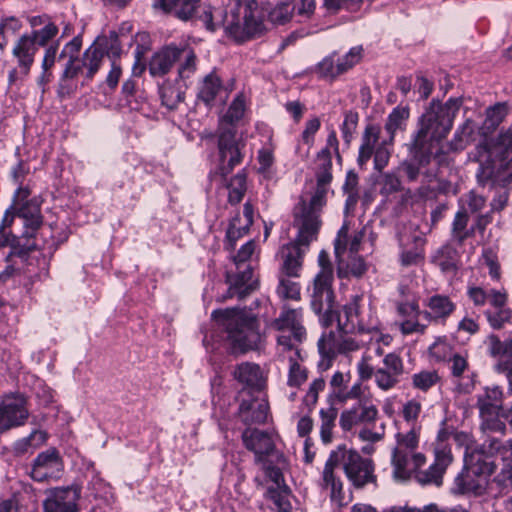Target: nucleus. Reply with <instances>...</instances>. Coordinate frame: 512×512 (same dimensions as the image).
I'll use <instances>...</instances> for the list:
<instances>
[{
	"instance_id": "nucleus-1",
	"label": "nucleus",
	"mask_w": 512,
	"mask_h": 512,
	"mask_svg": "<svg viewBox=\"0 0 512 512\" xmlns=\"http://www.w3.org/2000/svg\"><path fill=\"white\" fill-rule=\"evenodd\" d=\"M200 0H154L153 7L187 21L195 17L209 32L223 28L236 42L260 36L265 30L256 0H222L221 7L198 5Z\"/></svg>"
},
{
	"instance_id": "nucleus-2",
	"label": "nucleus",
	"mask_w": 512,
	"mask_h": 512,
	"mask_svg": "<svg viewBox=\"0 0 512 512\" xmlns=\"http://www.w3.org/2000/svg\"><path fill=\"white\" fill-rule=\"evenodd\" d=\"M462 104L461 97H451L445 103L433 99L418 119V128L406 144L410 160L401 164V169L409 181H416L420 168L429 164L433 143L441 141L449 134Z\"/></svg>"
},
{
	"instance_id": "nucleus-3",
	"label": "nucleus",
	"mask_w": 512,
	"mask_h": 512,
	"mask_svg": "<svg viewBox=\"0 0 512 512\" xmlns=\"http://www.w3.org/2000/svg\"><path fill=\"white\" fill-rule=\"evenodd\" d=\"M342 465L349 481L355 487L374 481V468L371 460L363 458L354 450L347 449L345 445H339L331 451L321 477V487L330 490L331 501L338 506L343 505V484L336 476L335 469Z\"/></svg>"
},
{
	"instance_id": "nucleus-4",
	"label": "nucleus",
	"mask_w": 512,
	"mask_h": 512,
	"mask_svg": "<svg viewBox=\"0 0 512 512\" xmlns=\"http://www.w3.org/2000/svg\"><path fill=\"white\" fill-rule=\"evenodd\" d=\"M371 322H323L324 332L318 341L319 352L327 357L335 353L346 354L356 351L361 345L375 340L387 344L388 336H383Z\"/></svg>"
},
{
	"instance_id": "nucleus-5",
	"label": "nucleus",
	"mask_w": 512,
	"mask_h": 512,
	"mask_svg": "<svg viewBox=\"0 0 512 512\" xmlns=\"http://www.w3.org/2000/svg\"><path fill=\"white\" fill-rule=\"evenodd\" d=\"M81 47L82 39L75 36L64 45L59 54V61L65 60L57 88V95L61 99L73 93L75 86L71 83L72 79L83 73L86 79L91 80L101 67L104 49L100 45L92 44L80 57Z\"/></svg>"
},
{
	"instance_id": "nucleus-6",
	"label": "nucleus",
	"mask_w": 512,
	"mask_h": 512,
	"mask_svg": "<svg viewBox=\"0 0 512 512\" xmlns=\"http://www.w3.org/2000/svg\"><path fill=\"white\" fill-rule=\"evenodd\" d=\"M260 332L256 322H208L203 343L207 348H224L231 353H244L257 347Z\"/></svg>"
},
{
	"instance_id": "nucleus-7",
	"label": "nucleus",
	"mask_w": 512,
	"mask_h": 512,
	"mask_svg": "<svg viewBox=\"0 0 512 512\" xmlns=\"http://www.w3.org/2000/svg\"><path fill=\"white\" fill-rule=\"evenodd\" d=\"M421 431V424L398 426L391 456L392 476L395 481L409 480L412 473L426 463L425 455L418 451Z\"/></svg>"
},
{
	"instance_id": "nucleus-8",
	"label": "nucleus",
	"mask_w": 512,
	"mask_h": 512,
	"mask_svg": "<svg viewBox=\"0 0 512 512\" xmlns=\"http://www.w3.org/2000/svg\"><path fill=\"white\" fill-rule=\"evenodd\" d=\"M478 155L476 177L479 185L494 186L501 170L512 169V128L499 136L496 146H479Z\"/></svg>"
},
{
	"instance_id": "nucleus-9",
	"label": "nucleus",
	"mask_w": 512,
	"mask_h": 512,
	"mask_svg": "<svg viewBox=\"0 0 512 512\" xmlns=\"http://www.w3.org/2000/svg\"><path fill=\"white\" fill-rule=\"evenodd\" d=\"M494 469V463L487 456L482 457L481 452L467 454L464 457V468L454 480L453 493L482 495Z\"/></svg>"
},
{
	"instance_id": "nucleus-10",
	"label": "nucleus",
	"mask_w": 512,
	"mask_h": 512,
	"mask_svg": "<svg viewBox=\"0 0 512 512\" xmlns=\"http://www.w3.org/2000/svg\"><path fill=\"white\" fill-rule=\"evenodd\" d=\"M328 184L317 183L309 203L301 201L294 211V226L298 229V241L311 243L317 238L320 228L319 211L326 203Z\"/></svg>"
},
{
	"instance_id": "nucleus-11",
	"label": "nucleus",
	"mask_w": 512,
	"mask_h": 512,
	"mask_svg": "<svg viewBox=\"0 0 512 512\" xmlns=\"http://www.w3.org/2000/svg\"><path fill=\"white\" fill-rule=\"evenodd\" d=\"M255 250V242L250 240L246 242L233 256L236 271L226 272V283L228 284L227 294L223 299L237 296L243 299L247 294L257 288V280L253 279V269L247 261L251 258Z\"/></svg>"
},
{
	"instance_id": "nucleus-12",
	"label": "nucleus",
	"mask_w": 512,
	"mask_h": 512,
	"mask_svg": "<svg viewBox=\"0 0 512 512\" xmlns=\"http://www.w3.org/2000/svg\"><path fill=\"white\" fill-rule=\"evenodd\" d=\"M334 272L319 271L313 280L311 308L320 320H340L341 314L336 309L333 292Z\"/></svg>"
},
{
	"instance_id": "nucleus-13",
	"label": "nucleus",
	"mask_w": 512,
	"mask_h": 512,
	"mask_svg": "<svg viewBox=\"0 0 512 512\" xmlns=\"http://www.w3.org/2000/svg\"><path fill=\"white\" fill-rule=\"evenodd\" d=\"M504 395L500 387H487L478 395L477 407L479 409L481 426L484 430L504 433L505 422L501 420Z\"/></svg>"
},
{
	"instance_id": "nucleus-14",
	"label": "nucleus",
	"mask_w": 512,
	"mask_h": 512,
	"mask_svg": "<svg viewBox=\"0 0 512 512\" xmlns=\"http://www.w3.org/2000/svg\"><path fill=\"white\" fill-rule=\"evenodd\" d=\"M362 52V46H354L344 56L337 57L336 59L337 53L334 51L324 57L315 66L314 71L319 78L332 82L359 63L362 58Z\"/></svg>"
},
{
	"instance_id": "nucleus-15",
	"label": "nucleus",
	"mask_w": 512,
	"mask_h": 512,
	"mask_svg": "<svg viewBox=\"0 0 512 512\" xmlns=\"http://www.w3.org/2000/svg\"><path fill=\"white\" fill-rule=\"evenodd\" d=\"M275 437L272 433L253 428H247L242 433L243 444L254 453L256 462L275 458L280 464L284 458L275 448Z\"/></svg>"
},
{
	"instance_id": "nucleus-16",
	"label": "nucleus",
	"mask_w": 512,
	"mask_h": 512,
	"mask_svg": "<svg viewBox=\"0 0 512 512\" xmlns=\"http://www.w3.org/2000/svg\"><path fill=\"white\" fill-rule=\"evenodd\" d=\"M218 149V173L222 178H226L243 159L240 143L232 130H225L219 135Z\"/></svg>"
},
{
	"instance_id": "nucleus-17",
	"label": "nucleus",
	"mask_w": 512,
	"mask_h": 512,
	"mask_svg": "<svg viewBox=\"0 0 512 512\" xmlns=\"http://www.w3.org/2000/svg\"><path fill=\"white\" fill-rule=\"evenodd\" d=\"M434 454L435 459L433 464L426 470H420V468H418L412 473V476L414 475L420 485H435L439 487L443 483V475L453 460L451 449L449 447H438L434 449Z\"/></svg>"
},
{
	"instance_id": "nucleus-18",
	"label": "nucleus",
	"mask_w": 512,
	"mask_h": 512,
	"mask_svg": "<svg viewBox=\"0 0 512 512\" xmlns=\"http://www.w3.org/2000/svg\"><path fill=\"white\" fill-rule=\"evenodd\" d=\"M29 416L22 395H7L0 403V432L23 425Z\"/></svg>"
},
{
	"instance_id": "nucleus-19",
	"label": "nucleus",
	"mask_w": 512,
	"mask_h": 512,
	"mask_svg": "<svg viewBox=\"0 0 512 512\" xmlns=\"http://www.w3.org/2000/svg\"><path fill=\"white\" fill-rule=\"evenodd\" d=\"M378 415L376 406L370 399H360L351 407L342 411L339 425L343 431H350L357 425L370 424Z\"/></svg>"
},
{
	"instance_id": "nucleus-20",
	"label": "nucleus",
	"mask_w": 512,
	"mask_h": 512,
	"mask_svg": "<svg viewBox=\"0 0 512 512\" xmlns=\"http://www.w3.org/2000/svg\"><path fill=\"white\" fill-rule=\"evenodd\" d=\"M63 470V463L55 448L40 453L34 460L31 477L38 482L58 479Z\"/></svg>"
},
{
	"instance_id": "nucleus-21",
	"label": "nucleus",
	"mask_w": 512,
	"mask_h": 512,
	"mask_svg": "<svg viewBox=\"0 0 512 512\" xmlns=\"http://www.w3.org/2000/svg\"><path fill=\"white\" fill-rule=\"evenodd\" d=\"M402 374L403 363L401 358L391 353L383 358V367L375 370L374 381L379 389L389 391L399 383Z\"/></svg>"
},
{
	"instance_id": "nucleus-22",
	"label": "nucleus",
	"mask_w": 512,
	"mask_h": 512,
	"mask_svg": "<svg viewBox=\"0 0 512 512\" xmlns=\"http://www.w3.org/2000/svg\"><path fill=\"white\" fill-rule=\"evenodd\" d=\"M310 243L304 244L298 241V235L295 241L284 245L281 249L282 265L281 274L287 277H299L302 265L303 257L308 249Z\"/></svg>"
},
{
	"instance_id": "nucleus-23",
	"label": "nucleus",
	"mask_w": 512,
	"mask_h": 512,
	"mask_svg": "<svg viewBox=\"0 0 512 512\" xmlns=\"http://www.w3.org/2000/svg\"><path fill=\"white\" fill-rule=\"evenodd\" d=\"M267 308V301L255 300L249 307L235 306L214 310L211 320H262L266 318L262 310L266 311Z\"/></svg>"
},
{
	"instance_id": "nucleus-24",
	"label": "nucleus",
	"mask_w": 512,
	"mask_h": 512,
	"mask_svg": "<svg viewBox=\"0 0 512 512\" xmlns=\"http://www.w3.org/2000/svg\"><path fill=\"white\" fill-rule=\"evenodd\" d=\"M279 331L277 336L278 345L284 355L293 354L299 351L297 344L302 342L306 336V330L300 322H274Z\"/></svg>"
},
{
	"instance_id": "nucleus-25",
	"label": "nucleus",
	"mask_w": 512,
	"mask_h": 512,
	"mask_svg": "<svg viewBox=\"0 0 512 512\" xmlns=\"http://www.w3.org/2000/svg\"><path fill=\"white\" fill-rule=\"evenodd\" d=\"M78 499V488L56 489L44 501V510L45 512H77Z\"/></svg>"
},
{
	"instance_id": "nucleus-26",
	"label": "nucleus",
	"mask_w": 512,
	"mask_h": 512,
	"mask_svg": "<svg viewBox=\"0 0 512 512\" xmlns=\"http://www.w3.org/2000/svg\"><path fill=\"white\" fill-rule=\"evenodd\" d=\"M181 58V50L178 46L170 44L155 52L149 61V73L153 77L166 75L175 62Z\"/></svg>"
},
{
	"instance_id": "nucleus-27",
	"label": "nucleus",
	"mask_w": 512,
	"mask_h": 512,
	"mask_svg": "<svg viewBox=\"0 0 512 512\" xmlns=\"http://www.w3.org/2000/svg\"><path fill=\"white\" fill-rule=\"evenodd\" d=\"M17 216L23 220L25 231L23 236L28 238L35 237V232L42 224V215L39 201L34 198L27 200L17 209Z\"/></svg>"
},
{
	"instance_id": "nucleus-28",
	"label": "nucleus",
	"mask_w": 512,
	"mask_h": 512,
	"mask_svg": "<svg viewBox=\"0 0 512 512\" xmlns=\"http://www.w3.org/2000/svg\"><path fill=\"white\" fill-rule=\"evenodd\" d=\"M37 51L38 46L28 34L22 35L13 47L12 54L17 59L18 68L23 76L29 74Z\"/></svg>"
},
{
	"instance_id": "nucleus-29",
	"label": "nucleus",
	"mask_w": 512,
	"mask_h": 512,
	"mask_svg": "<svg viewBox=\"0 0 512 512\" xmlns=\"http://www.w3.org/2000/svg\"><path fill=\"white\" fill-rule=\"evenodd\" d=\"M223 92L224 87L221 78L215 71H212L199 84L197 99L203 102L206 107L211 108Z\"/></svg>"
},
{
	"instance_id": "nucleus-30",
	"label": "nucleus",
	"mask_w": 512,
	"mask_h": 512,
	"mask_svg": "<svg viewBox=\"0 0 512 512\" xmlns=\"http://www.w3.org/2000/svg\"><path fill=\"white\" fill-rule=\"evenodd\" d=\"M269 406L264 399H254L240 404L239 413L246 424L264 423L268 418Z\"/></svg>"
},
{
	"instance_id": "nucleus-31",
	"label": "nucleus",
	"mask_w": 512,
	"mask_h": 512,
	"mask_svg": "<svg viewBox=\"0 0 512 512\" xmlns=\"http://www.w3.org/2000/svg\"><path fill=\"white\" fill-rule=\"evenodd\" d=\"M432 262L445 274H455L458 268V252L450 244L439 248L432 257Z\"/></svg>"
},
{
	"instance_id": "nucleus-32",
	"label": "nucleus",
	"mask_w": 512,
	"mask_h": 512,
	"mask_svg": "<svg viewBox=\"0 0 512 512\" xmlns=\"http://www.w3.org/2000/svg\"><path fill=\"white\" fill-rule=\"evenodd\" d=\"M48 440V433L42 429H34L28 436L17 440L13 444V451L17 455L31 454L43 446Z\"/></svg>"
},
{
	"instance_id": "nucleus-33",
	"label": "nucleus",
	"mask_w": 512,
	"mask_h": 512,
	"mask_svg": "<svg viewBox=\"0 0 512 512\" xmlns=\"http://www.w3.org/2000/svg\"><path fill=\"white\" fill-rule=\"evenodd\" d=\"M378 139L379 128L374 125H368L364 130L359 147L357 163L360 167H363L375 153V145Z\"/></svg>"
},
{
	"instance_id": "nucleus-34",
	"label": "nucleus",
	"mask_w": 512,
	"mask_h": 512,
	"mask_svg": "<svg viewBox=\"0 0 512 512\" xmlns=\"http://www.w3.org/2000/svg\"><path fill=\"white\" fill-rule=\"evenodd\" d=\"M411 240L414 246L410 248L404 243L403 237L399 238V244L402 248L400 261L403 266L417 264L421 259H423V246L425 244V239L420 235L414 234L411 236Z\"/></svg>"
},
{
	"instance_id": "nucleus-35",
	"label": "nucleus",
	"mask_w": 512,
	"mask_h": 512,
	"mask_svg": "<svg viewBox=\"0 0 512 512\" xmlns=\"http://www.w3.org/2000/svg\"><path fill=\"white\" fill-rule=\"evenodd\" d=\"M490 354L498 360L497 371H505L512 365V341H500L495 336L490 337Z\"/></svg>"
},
{
	"instance_id": "nucleus-36",
	"label": "nucleus",
	"mask_w": 512,
	"mask_h": 512,
	"mask_svg": "<svg viewBox=\"0 0 512 512\" xmlns=\"http://www.w3.org/2000/svg\"><path fill=\"white\" fill-rule=\"evenodd\" d=\"M234 377L240 383L251 387L259 389L262 386V372L258 365L253 363H241L239 364L235 371Z\"/></svg>"
},
{
	"instance_id": "nucleus-37",
	"label": "nucleus",
	"mask_w": 512,
	"mask_h": 512,
	"mask_svg": "<svg viewBox=\"0 0 512 512\" xmlns=\"http://www.w3.org/2000/svg\"><path fill=\"white\" fill-rule=\"evenodd\" d=\"M409 116L410 111L408 107L397 106L390 112L385 123V130L389 134L390 142L394 140L398 130L405 129Z\"/></svg>"
},
{
	"instance_id": "nucleus-38",
	"label": "nucleus",
	"mask_w": 512,
	"mask_h": 512,
	"mask_svg": "<svg viewBox=\"0 0 512 512\" xmlns=\"http://www.w3.org/2000/svg\"><path fill=\"white\" fill-rule=\"evenodd\" d=\"M181 50V58L178 67V78L180 80L189 79L196 71L197 57L194 50L188 46L179 47Z\"/></svg>"
},
{
	"instance_id": "nucleus-39",
	"label": "nucleus",
	"mask_w": 512,
	"mask_h": 512,
	"mask_svg": "<svg viewBox=\"0 0 512 512\" xmlns=\"http://www.w3.org/2000/svg\"><path fill=\"white\" fill-rule=\"evenodd\" d=\"M316 181L320 184H330L332 181V155L328 149H321L317 154Z\"/></svg>"
},
{
	"instance_id": "nucleus-40",
	"label": "nucleus",
	"mask_w": 512,
	"mask_h": 512,
	"mask_svg": "<svg viewBox=\"0 0 512 512\" xmlns=\"http://www.w3.org/2000/svg\"><path fill=\"white\" fill-rule=\"evenodd\" d=\"M320 437L324 444H330L333 440V429L337 418V410L334 407L321 409L320 412Z\"/></svg>"
},
{
	"instance_id": "nucleus-41",
	"label": "nucleus",
	"mask_w": 512,
	"mask_h": 512,
	"mask_svg": "<svg viewBox=\"0 0 512 512\" xmlns=\"http://www.w3.org/2000/svg\"><path fill=\"white\" fill-rule=\"evenodd\" d=\"M30 172L28 163L23 160L18 161L11 169V178L13 183L17 186L15 197L20 200H24L29 196V190L23 187L24 180Z\"/></svg>"
},
{
	"instance_id": "nucleus-42",
	"label": "nucleus",
	"mask_w": 512,
	"mask_h": 512,
	"mask_svg": "<svg viewBox=\"0 0 512 512\" xmlns=\"http://www.w3.org/2000/svg\"><path fill=\"white\" fill-rule=\"evenodd\" d=\"M295 9L293 1L280 2L269 11L268 19L275 25H284L292 19Z\"/></svg>"
},
{
	"instance_id": "nucleus-43",
	"label": "nucleus",
	"mask_w": 512,
	"mask_h": 512,
	"mask_svg": "<svg viewBox=\"0 0 512 512\" xmlns=\"http://www.w3.org/2000/svg\"><path fill=\"white\" fill-rule=\"evenodd\" d=\"M289 362L288 384L290 386H300L305 382L307 374L298 360L300 359V351H293V354L283 355Z\"/></svg>"
},
{
	"instance_id": "nucleus-44",
	"label": "nucleus",
	"mask_w": 512,
	"mask_h": 512,
	"mask_svg": "<svg viewBox=\"0 0 512 512\" xmlns=\"http://www.w3.org/2000/svg\"><path fill=\"white\" fill-rule=\"evenodd\" d=\"M430 313L436 318H446L455 309L454 304L447 296L434 295L428 301Z\"/></svg>"
},
{
	"instance_id": "nucleus-45",
	"label": "nucleus",
	"mask_w": 512,
	"mask_h": 512,
	"mask_svg": "<svg viewBox=\"0 0 512 512\" xmlns=\"http://www.w3.org/2000/svg\"><path fill=\"white\" fill-rule=\"evenodd\" d=\"M468 216L465 211H458L454 217L452 223V240L458 245H462L463 242L470 236V232L467 230Z\"/></svg>"
},
{
	"instance_id": "nucleus-46",
	"label": "nucleus",
	"mask_w": 512,
	"mask_h": 512,
	"mask_svg": "<svg viewBox=\"0 0 512 512\" xmlns=\"http://www.w3.org/2000/svg\"><path fill=\"white\" fill-rule=\"evenodd\" d=\"M162 104L168 109H176L184 101V92L172 85H162L159 88Z\"/></svg>"
},
{
	"instance_id": "nucleus-47",
	"label": "nucleus",
	"mask_w": 512,
	"mask_h": 512,
	"mask_svg": "<svg viewBox=\"0 0 512 512\" xmlns=\"http://www.w3.org/2000/svg\"><path fill=\"white\" fill-rule=\"evenodd\" d=\"M240 216L236 215L230 221L229 227L226 232V248L234 250L238 239L248 233L249 227L247 225H240Z\"/></svg>"
},
{
	"instance_id": "nucleus-48",
	"label": "nucleus",
	"mask_w": 512,
	"mask_h": 512,
	"mask_svg": "<svg viewBox=\"0 0 512 512\" xmlns=\"http://www.w3.org/2000/svg\"><path fill=\"white\" fill-rule=\"evenodd\" d=\"M291 278L284 275L279 276L277 294L283 299L297 300L300 298V285Z\"/></svg>"
},
{
	"instance_id": "nucleus-49",
	"label": "nucleus",
	"mask_w": 512,
	"mask_h": 512,
	"mask_svg": "<svg viewBox=\"0 0 512 512\" xmlns=\"http://www.w3.org/2000/svg\"><path fill=\"white\" fill-rule=\"evenodd\" d=\"M422 411V404L417 399H411L407 401L402 408V416L404 419V423L399 424V426L410 427L414 424H420L418 421L419 415Z\"/></svg>"
},
{
	"instance_id": "nucleus-50",
	"label": "nucleus",
	"mask_w": 512,
	"mask_h": 512,
	"mask_svg": "<svg viewBox=\"0 0 512 512\" xmlns=\"http://www.w3.org/2000/svg\"><path fill=\"white\" fill-rule=\"evenodd\" d=\"M58 34V27L50 21L44 27L35 29L28 34L38 47H44Z\"/></svg>"
},
{
	"instance_id": "nucleus-51",
	"label": "nucleus",
	"mask_w": 512,
	"mask_h": 512,
	"mask_svg": "<svg viewBox=\"0 0 512 512\" xmlns=\"http://www.w3.org/2000/svg\"><path fill=\"white\" fill-rule=\"evenodd\" d=\"M508 106L504 102L496 103L486 110L485 125L487 128H496L507 116Z\"/></svg>"
},
{
	"instance_id": "nucleus-52",
	"label": "nucleus",
	"mask_w": 512,
	"mask_h": 512,
	"mask_svg": "<svg viewBox=\"0 0 512 512\" xmlns=\"http://www.w3.org/2000/svg\"><path fill=\"white\" fill-rule=\"evenodd\" d=\"M484 449H487L486 456L489 460L494 455H501L505 458L508 451L512 453V439L503 443L497 438H489L484 442Z\"/></svg>"
},
{
	"instance_id": "nucleus-53",
	"label": "nucleus",
	"mask_w": 512,
	"mask_h": 512,
	"mask_svg": "<svg viewBox=\"0 0 512 512\" xmlns=\"http://www.w3.org/2000/svg\"><path fill=\"white\" fill-rule=\"evenodd\" d=\"M439 380V376L435 371H421L412 376V384L421 391H427L434 386Z\"/></svg>"
},
{
	"instance_id": "nucleus-54",
	"label": "nucleus",
	"mask_w": 512,
	"mask_h": 512,
	"mask_svg": "<svg viewBox=\"0 0 512 512\" xmlns=\"http://www.w3.org/2000/svg\"><path fill=\"white\" fill-rule=\"evenodd\" d=\"M268 494L273 500L275 506L279 512H290L291 504L289 501V491L287 487L280 489H274L273 487L268 488Z\"/></svg>"
},
{
	"instance_id": "nucleus-55",
	"label": "nucleus",
	"mask_w": 512,
	"mask_h": 512,
	"mask_svg": "<svg viewBox=\"0 0 512 512\" xmlns=\"http://www.w3.org/2000/svg\"><path fill=\"white\" fill-rule=\"evenodd\" d=\"M358 113L352 110L345 112L344 121L341 125L342 138L346 144H350L358 124Z\"/></svg>"
},
{
	"instance_id": "nucleus-56",
	"label": "nucleus",
	"mask_w": 512,
	"mask_h": 512,
	"mask_svg": "<svg viewBox=\"0 0 512 512\" xmlns=\"http://www.w3.org/2000/svg\"><path fill=\"white\" fill-rule=\"evenodd\" d=\"M491 304L497 310V317L490 318L488 320H510L512 318V312L509 309H505L506 295L499 291H493L490 298Z\"/></svg>"
},
{
	"instance_id": "nucleus-57",
	"label": "nucleus",
	"mask_w": 512,
	"mask_h": 512,
	"mask_svg": "<svg viewBox=\"0 0 512 512\" xmlns=\"http://www.w3.org/2000/svg\"><path fill=\"white\" fill-rule=\"evenodd\" d=\"M402 189V183L397 174L393 172L385 173L381 181V194L389 196L393 193L399 192Z\"/></svg>"
},
{
	"instance_id": "nucleus-58",
	"label": "nucleus",
	"mask_w": 512,
	"mask_h": 512,
	"mask_svg": "<svg viewBox=\"0 0 512 512\" xmlns=\"http://www.w3.org/2000/svg\"><path fill=\"white\" fill-rule=\"evenodd\" d=\"M259 463L263 466L266 476L272 481V487L274 489L287 487L284 483V477L281 471V467L279 465L271 466L270 464H268V458Z\"/></svg>"
},
{
	"instance_id": "nucleus-59",
	"label": "nucleus",
	"mask_w": 512,
	"mask_h": 512,
	"mask_svg": "<svg viewBox=\"0 0 512 512\" xmlns=\"http://www.w3.org/2000/svg\"><path fill=\"white\" fill-rule=\"evenodd\" d=\"M245 112V102L242 96H237L232 103L230 104L224 119L229 122L230 124H233L237 121H239Z\"/></svg>"
},
{
	"instance_id": "nucleus-60",
	"label": "nucleus",
	"mask_w": 512,
	"mask_h": 512,
	"mask_svg": "<svg viewBox=\"0 0 512 512\" xmlns=\"http://www.w3.org/2000/svg\"><path fill=\"white\" fill-rule=\"evenodd\" d=\"M454 440L459 444L460 446L465 447V453L464 457L467 454H471L473 451H479L483 456H486L487 449H484V443L478 448L474 447V442L470 434L465 432H456L453 434Z\"/></svg>"
},
{
	"instance_id": "nucleus-61",
	"label": "nucleus",
	"mask_w": 512,
	"mask_h": 512,
	"mask_svg": "<svg viewBox=\"0 0 512 512\" xmlns=\"http://www.w3.org/2000/svg\"><path fill=\"white\" fill-rule=\"evenodd\" d=\"M362 302H363V296L362 295H355L351 298V301L344 305V316L346 320H351L352 318H358L362 317Z\"/></svg>"
},
{
	"instance_id": "nucleus-62",
	"label": "nucleus",
	"mask_w": 512,
	"mask_h": 512,
	"mask_svg": "<svg viewBox=\"0 0 512 512\" xmlns=\"http://www.w3.org/2000/svg\"><path fill=\"white\" fill-rule=\"evenodd\" d=\"M320 126L321 123L317 117L308 120L302 132V141L308 146H312L314 143V135L320 129Z\"/></svg>"
},
{
	"instance_id": "nucleus-63",
	"label": "nucleus",
	"mask_w": 512,
	"mask_h": 512,
	"mask_svg": "<svg viewBox=\"0 0 512 512\" xmlns=\"http://www.w3.org/2000/svg\"><path fill=\"white\" fill-rule=\"evenodd\" d=\"M59 43L56 42L54 44L49 45L44 53V57L42 60L41 68L42 70H48L51 71L52 67L54 66L56 60H59V54L58 53Z\"/></svg>"
},
{
	"instance_id": "nucleus-64",
	"label": "nucleus",
	"mask_w": 512,
	"mask_h": 512,
	"mask_svg": "<svg viewBox=\"0 0 512 512\" xmlns=\"http://www.w3.org/2000/svg\"><path fill=\"white\" fill-rule=\"evenodd\" d=\"M337 399L340 401H346L348 399H357L359 401L360 399H369L365 395L364 388L362 387L361 383H355L349 391H339L337 393Z\"/></svg>"
}]
</instances>
